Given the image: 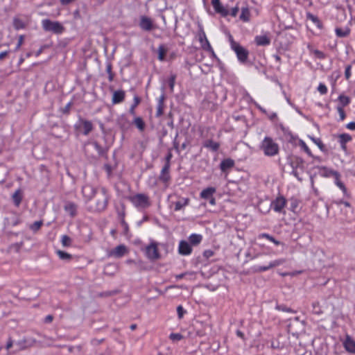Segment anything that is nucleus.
<instances>
[{
  "mask_svg": "<svg viewBox=\"0 0 355 355\" xmlns=\"http://www.w3.org/2000/svg\"><path fill=\"white\" fill-rule=\"evenodd\" d=\"M75 0H60V2L63 5H67L73 1H74Z\"/></svg>",
  "mask_w": 355,
  "mask_h": 355,
  "instance_id": "63",
  "label": "nucleus"
},
{
  "mask_svg": "<svg viewBox=\"0 0 355 355\" xmlns=\"http://www.w3.org/2000/svg\"><path fill=\"white\" fill-rule=\"evenodd\" d=\"M214 10L223 17L229 15V10L225 8L220 2V0H211Z\"/></svg>",
  "mask_w": 355,
  "mask_h": 355,
  "instance_id": "14",
  "label": "nucleus"
},
{
  "mask_svg": "<svg viewBox=\"0 0 355 355\" xmlns=\"http://www.w3.org/2000/svg\"><path fill=\"white\" fill-rule=\"evenodd\" d=\"M309 19H311L315 24H317L318 26H319L320 22L317 17L310 15Z\"/></svg>",
  "mask_w": 355,
  "mask_h": 355,
  "instance_id": "55",
  "label": "nucleus"
},
{
  "mask_svg": "<svg viewBox=\"0 0 355 355\" xmlns=\"http://www.w3.org/2000/svg\"><path fill=\"white\" fill-rule=\"evenodd\" d=\"M336 184L344 193L346 192V187L343 182L337 180Z\"/></svg>",
  "mask_w": 355,
  "mask_h": 355,
  "instance_id": "53",
  "label": "nucleus"
},
{
  "mask_svg": "<svg viewBox=\"0 0 355 355\" xmlns=\"http://www.w3.org/2000/svg\"><path fill=\"white\" fill-rule=\"evenodd\" d=\"M96 192V189L90 184H85L82 188V193L86 201L90 200Z\"/></svg>",
  "mask_w": 355,
  "mask_h": 355,
  "instance_id": "11",
  "label": "nucleus"
},
{
  "mask_svg": "<svg viewBox=\"0 0 355 355\" xmlns=\"http://www.w3.org/2000/svg\"><path fill=\"white\" fill-rule=\"evenodd\" d=\"M128 200L139 210L149 207L151 205L149 196L145 193H137L130 196Z\"/></svg>",
  "mask_w": 355,
  "mask_h": 355,
  "instance_id": "3",
  "label": "nucleus"
},
{
  "mask_svg": "<svg viewBox=\"0 0 355 355\" xmlns=\"http://www.w3.org/2000/svg\"><path fill=\"white\" fill-rule=\"evenodd\" d=\"M140 98L138 96L134 97V103L131 105L129 110V112L130 114L135 116V107L139 104Z\"/></svg>",
  "mask_w": 355,
  "mask_h": 355,
  "instance_id": "37",
  "label": "nucleus"
},
{
  "mask_svg": "<svg viewBox=\"0 0 355 355\" xmlns=\"http://www.w3.org/2000/svg\"><path fill=\"white\" fill-rule=\"evenodd\" d=\"M64 209L71 217L73 218L77 213V205L72 202H67L64 206Z\"/></svg>",
  "mask_w": 355,
  "mask_h": 355,
  "instance_id": "19",
  "label": "nucleus"
},
{
  "mask_svg": "<svg viewBox=\"0 0 355 355\" xmlns=\"http://www.w3.org/2000/svg\"><path fill=\"white\" fill-rule=\"evenodd\" d=\"M234 165V162L233 159H223L220 164V168L221 169L222 171H225L231 168H232Z\"/></svg>",
  "mask_w": 355,
  "mask_h": 355,
  "instance_id": "23",
  "label": "nucleus"
},
{
  "mask_svg": "<svg viewBox=\"0 0 355 355\" xmlns=\"http://www.w3.org/2000/svg\"><path fill=\"white\" fill-rule=\"evenodd\" d=\"M189 240L192 245H197L202 241V236L201 234H192L189 237Z\"/></svg>",
  "mask_w": 355,
  "mask_h": 355,
  "instance_id": "29",
  "label": "nucleus"
},
{
  "mask_svg": "<svg viewBox=\"0 0 355 355\" xmlns=\"http://www.w3.org/2000/svg\"><path fill=\"white\" fill-rule=\"evenodd\" d=\"M351 65H347L345 67V76L347 80H349L351 77Z\"/></svg>",
  "mask_w": 355,
  "mask_h": 355,
  "instance_id": "47",
  "label": "nucleus"
},
{
  "mask_svg": "<svg viewBox=\"0 0 355 355\" xmlns=\"http://www.w3.org/2000/svg\"><path fill=\"white\" fill-rule=\"evenodd\" d=\"M199 41L201 44V46L203 49L210 51V52H213V49H212L211 46L210 45V44L206 37V35L204 32H202L199 35Z\"/></svg>",
  "mask_w": 355,
  "mask_h": 355,
  "instance_id": "18",
  "label": "nucleus"
},
{
  "mask_svg": "<svg viewBox=\"0 0 355 355\" xmlns=\"http://www.w3.org/2000/svg\"><path fill=\"white\" fill-rule=\"evenodd\" d=\"M139 27L145 31H150L155 28L153 20L145 15L140 17Z\"/></svg>",
  "mask_w": 355,
  "mask_h": 355,
  "instance_id": "8",
  "label": "nucleus"
},
{
  "mask_svg": "<svg viewBox=\"0 0 355 355\" xmlns=\"http://www.w3.org/2000/svg\"><path fill=\"white\" fill-rule=\"evenodd\" d=\"M61 241H62V245L64 247L70 246L71 244V239L67 235H63L62 236Z\"/></svg>",
  "mask_w": 355,
  "mask_h": 355,
  "instance_id": "41",
  "label": "nucleus"
},
{
  "mask_svg": "<svg viewBox=\"0 0 355 355\" xmlns=\"http://www.w3.org/2000/svg\"><path fill=\"white\" fill-rule=\"evenodd\" d=\"M15 350L12 353H16L19 351L24 350L27 348L26 340L23 339L20 340L15 343Z\"/></svg>",
  "mask_w": 355,
  "mask_h": 355,
  "instance_id": "30",
  "label": "nucleus"
},
{
  "mask_svg": "<svg viewBox=\"0 0 355 355\" xmlns=\"http://www.w3.org/2000/svg\"><path fill=\"white\" fill-rule=\"evenodd\" d=\"M204 255L206 257L209 258V257H211L213 255V252L211 251H210V250L205 251Z\"/></svg>",
  "mask_w": 355,
  "mask_h": 355,
  "instance_id": "64",
  "label": "nucleus"
},
{
  "mask_svg": "<svg viewBox=\"0 0 355 355\" xmlns=\"http://www.w3.org/2000/svg\"><path fill=\"white\" fill-rule=\"evenodd\" d=\"M157 51H158V59L160 61H163L165 58V55L166 54L167 49L164 47V45H160L158 47Z\"/></svg>",
  "mask_w": 355,
  "mask_h": 355,
  "instance_id": "33",
  "label": "nucleus"
},
{
  "mask_svg": "<svg viewBox=\"0 0 355 355\" xmlns=\"http://www.w3.org/2000/svg\"><path fill=\"white\" fill-rule=\"evenodd\" d=\"M259 238H265L268 239V241L272 242L276 245H279L281 244V242L276 240L273 236H270V234L267 233H262L259 235Z\"/></svg>",
  "mask_w": 355,
  "mask_h": 355,
  "instance_id": "32",
  "label": "nucleus"
},
{
  "mask_svg": "<svg viewBox=\"0 0 355 355\" xmlns=\"http://www.w3.org/2000/svg\"><path fill=\"white\" fill-rule=\"evenodd\" d=\"M15 26L17 29L21 28L23 27V26L21 24V22L18 19L15 20Z\"/></svg>",
  "mask_w": 355,
  "mask_h": 355,
  "instance_id": "60",
  "label": "nucleus"
},
{
  "mask_svg": "<svg viewBox=\"0 0 355 355\" xmlns=\"http://www.w3.org/2000/svg\"><path fill=\"white\" fill-rule=\"evenodd\" d=\"M250 12L248 7H243L241 8V13L240 15V19L243 21L247 22L250 21Z\"/></svg>",
  "mask_w": 355,
  "mask_h": 355,
  "instance_id": "27",
  "label": "nucleus"
},
{
  "mask_svg": "<svg viewBox=\"0 0 355 355\" xmlns=\"http://www.w3.org/2000/svg\"><path fill=\"white\" fill-rule=\"evenodd\" d=\"M110 196L105 188L102 187L101 189V194L98 196L95 207L92 208L93 211L101 212L107 208Z\"/></svg>",
  "mask_w": 355,
  "mask_h": 355,
  "instance_id": "5",
  "label": "nucleus"
},
{
  "mask_svg": "<svg viewBox=\"0 0 355 355\" xmlns=\"http://www.w3.org/2000/svg\"><path fill=\"white\" fill-rule=\"evenodd\" d=\"M286 205V200L283 196L277 197L272 202L271 206L273 210L278 213L283 212L284 208Z\"/></svg>",
  "mask_w": 355,
  "mask_h": 355,
  "instance_id": "9",
  "label": "nucleus"
},
{
  "mask_svg": "<svg viewBox=\"0 0 355 355\" xmlns=\"http://www.w3.org/2000/svg\"><path fill=\"white\" fill-rule=\"evenodd\" d=\"M23 42H24V37H23V35H20L19 37V40H18V42L16 46V50H18L21 47V44H23Z\"/></svg>",
  "mask_w": 355,
  "mask_h": 355,
  "instance_id": "54",
  "label": "nucleus"
},
{
  "mask_svg": "<svg viewBox=\"0 0 355 355\" xmlns=\"http://www.w3.org/2000/svg\"><path fill=\"white\" fill-rule=\"evenodd\" d=\"M159 179L164 184H167L170 181V166H168V164H164L162 167Z\"/></svg>",
  "mask_w": 355,
  "mask_h": 355,
  "instance_id": "16",
  "label": "nucleus"
},
{
  "mask_svg": "<svg viewBox=\"0 0 355 355\" xmlns=\"http://www.w3.org/2000/svg\"><path fill=\"white\" fill-rule=\"evenodd\" d=\"M236 334L239 337H240L242 339H244V334L241 331L237 330Z\"/></svg>",
  "mask_w": 355,
  "mask_h": 355,
  "instance_id": "62",
  "label": "nucleus"
},
{
  "mask_svg": "<svg viewBox=\"0 0 355 355\" xmlns=\"http://www.w3.org/2000/svg\"><path fill=\"white\" fill-rule=\"evenodd\" d=\"M57 254L62 260H70L72 257L71 254L62 250H58Z\"/></svg>",
  "mask_w": 355,
  "mask_h": 355,
  "instance_id": "38",
  "label": "nucleus"
},
{
  "mask_svg": "<svg viewBox=\"0 0 355 355\" xmlns=\"http://www.w3.org/2000/svg\"><path fill=\"white\" fill-rule=\"evenodd\" d=\"M318 91L322 95L326 94L327 93V87L324 84L320 83L318 87Z\"/></svg>",
  "mask_w": 355,
  "mask_h": 355,
  "instance_id": "44",
  "label": "nucleus"
},
{
  "mask_svg": "<svg viewBox=\"0 0 355 355\" xmlns=\"http://www.w3.org/2000/svg\"><path fill=\"white\" fill-rule=\"evenodd\" d=\"M295 166V168L300 169L303 171L304 170V162L300 157H296L292 162V167Z\"/></svg>",
  "mask_w": 355,
  "mask_h": 355,
  "instance_id": "31",
  "label": "nucleus"
},
{
  "mask_svg": "<svg viewBox=\"0 0 355 355\" xmlns=\"http://www.w3.org/2000/svg\"><path fill=\"white\" fill-rule=\"evenodd\" d=\"M347 128L351 130H355V122H350L347 124Z\"/></svg>",
  "mask_w": 355,
  "mask_h": 355,
  "instance_id": "57",
  "label": "nucleus"
},
{
  "mask_svg": "<svg viewBox=\"0 0 355 355\" xmlns=\"http://www.w3.org/2000/svg\"><path fill=\"white\" fill-rule=\"evenodd\" d=\"M337 111H338V112L339 114L340 119L341 121H343L345 119V113L343 107H341V106H338L337 107Z\"/></svg>",
  "mask_w": 355,
  "mask_h": 355,
  "instance_id": "45",
  "label": "nucleus"
},
{
  "mask_svg": "<svg viewBox=\"0 0 355 355\" xmlns=\"http://www.w3.org/2000/svg\"><path fill=\"white\" fill-rule=\"evenodd\" d=\"M164 94H162L158 98V103L157 107L156 116L159 117L163 114L164 106Z\"/></svg>",
  "mask_w": 355,
  "mask_h": 355,
  "instance_id": "22",
  "label": "nucleus"
},
{
  "mask_svg": "<svg viewBox=\"0 0 355 355\" xmlns=\"http://www.w3.org/2000/svg\"><path fill=\"white\" fill-rule=\"evenodd\" d=\"M284 263V261L282 259L275 260L271 261L268 266H254L252 268V270L254 272H262L266 270H270L272 268L278 266Z\"/></svg>",
  "mask_w": 355,
  "mask_h": 355,
  "instance_id": "10",
  "label": "nucleus"
},
{
  "mask_svg": "<svg viewBox=\"0 0 355 355\" xmlns=\"http://www.w3.org/2000/svg\"><path fill=\"white\" fill-rule=\"evenodd\" d=\"M126 252V247L124 245H119L111 251L110 255L115 258H120L123 257Z\"/></svg>",
  "mask_w": 355,
  "mask_h": 355,
  "instance_id": "17",
  "label": "nucleus"
},
{
  "mask_svg": "<svg viewBox=\"0 0 355 355\" xmlns=\"http://www.w3.org/2000/svg\"><path fill=\"white\" fill-rule=\"evenodd\" d=\"M338 100L340 104L342 105L341 107H343L347 105L350 103L349 98L344 95H340L338 97Z\"/></svg>",
  "mask_w": 355,
  "mask_h": 355,
  "instance_id": "39",
  "label": "nucleus"
},
{
  "mask_svg": "<svg viewBox=\"0 0 355 355\" xmlns=\"http://www.w3.org/2000/svg\"><path fill=\"white\" fill-rule=\"evenodd\" d=\"M172 157H173V155H172L171 152H168L165 157V164H168V166L171 167V159Z\"/></svg>",
  "mask_w": 355,
  "mask_h": 355,
  "instance_id": "49",
  "label": "nucleus"
},
{
  "mask_svg": "<svg viewBox=\"0 0 355 355\" xmlns=\"http://www.w3.org/2000/svg\"><path fill=\"white\" fill-rule=\"evenodd\" d=\"M125 98V92L117 90L113 93L112 102L113 104H118L123 101Z\"/></svg>",
  "mask_w": 355,
  "mask_h": 355,
  "instance_id": "21",
  "label": "nucleus"
},
{
  "mask_svg": "<svg viewBox=\"0 0 355 355\" xmlns=\"http://www.w3.org/2000/svg\"><path fill=\"white\" fill-rule=\"evenodd\" d=\"M312 307H313L312 311L314 314L320 315L323 313V311L322 310V308L320 306L319 302H313L312 304Z\"/></svg>",
  "mask_w": 355,
  "mask_h": 355,
  "instance_id": "35",
  "label": "nucleus"
},
{
  "mask_svg": "<svg viewBox=\"0 0 355 355\" xmlns=\"http://www.w3.org/2000/svg\"><path fill=\"white\" fill-rule=\"evenodd\" d=\"M259 148L268 157H273L279 153V148L271 137H266L261 142Z\"/></svg>",
  "mask_w": 355,
  "mask_h": 355,
  "instance_id": "1",
  "label": "nucleus"
},
{
  "mask_svg": "<svg viewBox=\"0 0 355 355\" xmlns=\"http://www.w3.org/2000/svg\"><path fill=\"white\" fill-rule=\"evenodd\" d=\"M158 245L157 243L152 241L145 248V254L148 259L155 261L160 258V254L158 251Z\"/></svg>",
  "mask_w": 355,
  "mask_h": 355,
  "instance_id": "7",
  "label": "nucleus"
},
{
  "mask_svg": "<svg viewBox=\"0 0 355 355\" xmlns=\"http://www.w3.org/2000/svg\"><path fill=\"white\" fill-rule=\"evenodd\" d=\"M12 198L15 206L19 207L22 200V193L20 189H17L12 194Z\"/></svg>",
  "mask_w": 355,
  "mask_h": 355,
  "instance_id": "26",
  "label": "nucleus"
},
{
  "mask_svg": "<svg viewBox=\"0 0 355 355\" xmlns=\"http://www.w3.org/2000/svg\"><path fill=\"white\" fill-rule=\"evenodd\" d=\"M340 205H343L346 208H347L351 212L352 211V209H351V207H350V205L348 202H343V201H340L339 202Z\"/></svg>",
  "mask_w": 355,
  "mask_h": 355,
  "instance_id": "59",
  "label": "nucleus"
},
{
  "mask_svg": "<svg viewBox=\"0 0 355 355\" xmlns=\"http://www.w3.org/2000/svg\"><path fill=\"white\" fill-rule=\"evenodd\" d=\"M230 45L231 49L236 54L239 61L242 64L245 63L248 58L249 51L235 42L232 37L230 38Z\"/></svg>",
  "mask_w": 355,
  "mask_h": 355,
  "instance_id": "4",
  "label": "nucleus"
},
{
  "mask_svg": "<svg viewBox=\"0 0 355 355\" xmlns=\"http://www.w3.org/2000/svg\"><path fill=\"white\" fill-rule=\"evenodd\" d=\"M169 337L173 341H178L182 338V336L180 334H171Z\"/></svg>",
  "mask_w": 355,
  "mask_h": 355,
  "instance_id": "46",
  "label": "nucleus"
},
{
  "mask_svg": "<svg viewBox=\"0 0 355 355\" xmlns=\"http://www.w3.org/2000/svg\"><path fill=\"white\" fill-rule=\"evenodd\" d=\"M15 346V344L13 343L12 340L9 338V340H8L7 343H6V349L9 351L10 349V348L12 347V346Z\"/></svg>",
  "mask_w": 355,
  "mask_h": 355,
  "instance_id": "56",
  "label": "nucleus"
},
{
  "mask_svg": "<svg viewBox=\"0 0 355 355\" xmlns=\"http://www.w3.org/2000/svg\"><path fill=\"white\" fill-rule=\"evenodd\" d=\"M42 225V221H35L34 222L30 227V228L35 232V231H37L40 227Z\"/></svg>",
  "mask_w": 355,
  "mask_h": 355,
  "instance_id": "43",
  "label": "nucleus"
},
{
  "mask_svg": "<svg viewBox=\"0 0 355 355\" xmlns=\"http://www.w3.org/2000/svg\"><path fill=\"white\" fill-rule=\"evenodd\" d=\"M134 123L140 131L144 130L145 123L141 117H136L134 120Z\"/></svg>",
  "mask_w": 355,
  "mask_h": 355,
  "instance_id": "34",
  "label": "nucleus"
},
{
  "mask_svg": "<svg viewBox=\"0 0 355 355\" xmlns=\"http://www.w3.org/2000/svg\"><path fill=\"white\" fill-rule=\"evenodd\" d=\"M276 309H277L279 311H284V312L292 313H295L293 309H291V308H288L284 305H277L276 306Z\"/></svg>",
  "mask_w": 355,
  "mask_h": 355,
  "instance_id": "42",
  "label": "nucleus"
},
{
  "mask_svg": "<svg viewBox=\"0 0 355 355\" xmlns=\"http://www.w3.org/2000/svg\"><path fill=\"white\" fill-rule=\"evenodd\" d=\"M176 75L171 74L170 78L168 80V84L170 87L171 92H173L174 86L175 83Z\"/></svg>",
  "mask_w": 355,
  "mask_h": 355,
  "instance_id": "40",
  "label": "nucleus"
},
{
  "mask_svg": "<svg viewBox=\"0 0 355 355\" xmlns=\"http://www.w3.org/2000/svg\"><path fill=\"white\" fill-rule=\"evenodd\" d=\"M343 345L347 352L355 354V340L350 336L346 335Z\"/></svg>",
  "mask_w": 355,
  "mask_h": 355,
  "instance_id": "13",
  "label": "nucleus"
},
{
  "mask_svg": "<svg viewBox=\"0 0 355 355\" xmlns=\"http://www.w3.org/2000/svg\"><path fill=\"white\" fill-rule=\"evenodd\" d=\"M301 146L302 148H303V150L309 155V156H312V154H311V150L309 149V148L306 146V144L304 142V141H302L301 142Z\"/></svg>",
  "mask_w": 355,
  "mask_h": 355,
  "instance_id": "48",
  "label": "nucleus"
},
{
  "mask_svg": "<svg viewBox=\"0 0 355 355\" xmlns=\"http://www.w3.org/2000/svg\"><path fill=\"white\" fill-rule=\"evenodd\" d=\"M169 208L173 209L175 211L184 210L189 205L190 199L189 198L182 197L176 193L170 194L168 196Z\"/></svg>",
  "mask_w": 355,
  "mask_h": 355,
  "instance_id": "2",
  "label": "nucleus"
},
{
  "mask_svg": "<svg viewBox=\"0 0 355 355\" xmlns=\"http://www.w3.org/2000/svg\"><path fill=\"white\" fill-rule=\"evenodd\" d=\"M215 192L216 189L214 187H207L201 191L200 197L203 199H209Z\"/></svg>",
  "mask_w": 355,
  "mask_h": 355,
  "instance_id": "24",
  "label": "nucleus"
},
{
  "mask_svg": "<svg viewBox=\"0 0 355 355\" xmlns=\"http://www.w3.org/2000/svg\"><path fill=\"white\" fill-rule=\"evenodd\" d=\"M338 138L341 147L343 149L345 148L346 143L352 140V137L349 135L345 133L339 135Z\"/></svg>",
  "mask_w": 355,
  "mask_h": 355,
  "instance_id": "28",
  "label": "nucleus"
},
{
  "mask_svg": "<svg viewBox=\"0 0 355 355\" xmlns=\"http://www.w3.org/2000/svg\"><path fill=\"white\" fill-rule=\"evenodd\" d=\"M292 174L300 181H302V178L300 176V173H299V171H298V169L297 168H295V166H293V171H292Z\"/></svg>",
  "mask_w": 355,
  "mask_h": 355,
  "instance_id": "50",
  "label": "nucleus"
},
{
  "mask_svg": "<svg viewBox=\"0 0 355 355\" xmlns=\"http://www.w3.org/2000/svg\"><path fill=\"white\" fill-rule=\"evenodd\" d=\"M80 127L83 128V133L84 135H87L91 131H92L94 127L92 123L90 121L80 119Z\"/></svg>",
  "mask_w": 355,
  "mask_h": 355,
  "instance_id": "20",
  "label": "nucleus"
},
{
  "mask_svg": "<svg viewBox=\"0 0 355 355\" xmlns=\"http://www.w3.org/2000/svg\"><path fill=\"white\" fill-rule=\"evenodd\" d=\"M336 34L338 37H344L349 34V30L348 28L342 29L340 28H337L336 29Z\"/></svg>",
  "mask_w": 355,
  "mask_h": 355,
  "instance_id": "36",
  "label": "nucleus"
},
{
  "mask_svg": "<svg viewBox=\"0 0 355 355\" xmlns=\"http://www.w3.org/2000/svg\"><path fill=\"white\" fill-rule=\"evenodd\" d=\"M177 312H178L179 318H182L183 317V315L185 311H184L183 307L181 305H180L177 308Z\"/></svg>",
  "mask_w": 355,
  "mask_h": 355,
  "instance_id": "51",
  "label": "nucleus"
},
{
  "mask_svg": "<svg viewBox=\"0 0 355 355\" xmlns=\"http://www.w3.org/2000/svg\"><path fill=\"white\" fill-rule=\"evenodd\" d=\"M239 8L238 6H236L233 8H232L231 12H229V14H230L232 17H236L238 14Z\"/></svg>",
  "mask_w": 355,
  "mask_h": 355,
  "instance_id": "52",
  "label": "nucleus"
},
{
  "mask_svg": "<svg viewBox=\"0 0 355 355\" xmlns=\"http://www.w3.org/2000/svg\"><path fill=\"white\" fill-rule=\"evenodd\" d=\"M192 252L191 245L186 241H181L179 243L178 252L181 255H189Z\"/></svg>",
  "mask_w": 355,
  "mask_h": 355,
  "instance_id": "15",
  "label": "nucleus"
},
{
  "mask_svg": "<svg viewBox=\"0 0 355 355\" xmlns=\"http://www.w3.org/2000/svg\"><path fill=\"white\" fill-rule=\"evenodd\" d=\"M203 146L210 149L212 151H217L220 147V144L219 143L215 142L211 139H208L204 142Z\"/></svg>",
  "mask_w": 355,
  "mask_h": 355,
  "instance_id": "25",
  "label": "nucleus"
},
{
  "mask_svg": "<svg viewBox=\"0 0 355 355\" xmlns=\"http://www.w3.org/2000/svg\"><path fill=\"white\" fill-rule=\"evenodd\" d=\"M254 42L257 46H268L271 42V38L269 33H265L263 35H257L254 37Z\"/></svg>",
  "mask_w": 355,
  "mask_h": 355,
  "instance_id": "12",
  "label": "nucleus"
},
{
  "mask_svg": "<svg viewBox=\"0 0 355 355\" xmlns=\"http://www.w3.org/2000/svg\"><path fill=\"white\" fill-rule=\"evenodd\" d=\"M42 28L46 31H50L55 34H60L64 31L63 26L59 21H53L49 19H43Z\"/></svg>",
  "mask_w": 355,
  "mask_h": 355,
  "instance_id": "6",
  "label": "nucleus"
},
{
  "mask_svg": "<svg viewBox=\"0 0 355 355\" xmlns=\"http://www.w3.org/2000/svg\"><path fill=\"white\" fill-rule=\"evenodd\" d=\"M314 53L319 58H324V53L322 51H319V50H315L314 51Z\"/></svg>",
  "mask_w": 355,
  "mask_h": 355,
  "instance_id": "58",
  "label": "nucleus"
},
{
  "mask_svg": "<svg viewBox=\"0 0 355 355\" xmlns=\"http://www.w3.org/2000/svg\"><path fill=\"white\" fill-rule=\"evenodd\" d=\"M53 318V316H52L51 315H48L45 318L44 321H45V322H46V323H49V322H52Z\"/></svg>",
  "mask_w": 355,
  "mask_h": 355,
  "instance_id": "61",
  "label": "nucleus"
}]
</instances>
